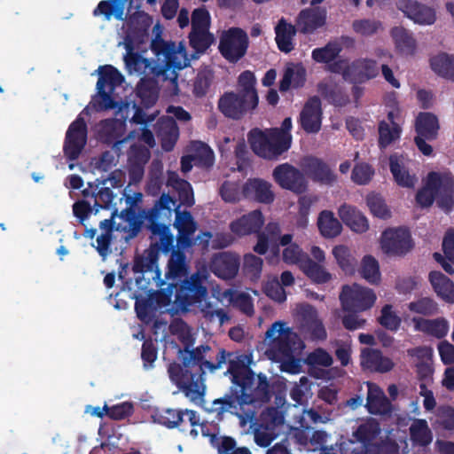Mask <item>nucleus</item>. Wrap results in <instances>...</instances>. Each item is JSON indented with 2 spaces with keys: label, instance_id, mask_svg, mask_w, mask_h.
I'll return each mask as SVG.
<instances>
[{
  "label": "nucleus",
  "instance_id": "obj_1",
  "mask_svg": "<svg viewBox=\"0 0 454 454\" xmlns=\"http://www.w3.org/2000/svg\"><path fill=\"white\" fill-rule=\"evenodd\" d=\"M153 24V19L146 13H138L131 20L132 28L124 41L119 43L127 53L124 56L126 69L129 74L145 76L137 86V95L145 107H150L158 99V86L154 79L169 81L176 86L177 70L189 65L185 47L183 43L177 44L155 39L151 47L155 59H148L135 52L140 44L148 38V30Z\"/></svg>",
  "mask_w": 454,
  "mask_h": 454
},
{
  "label": "nucleus",
  "instance_id": "obj_2",
  "mask_svg": "<svg viewBox=\"0 0 454 454\" xmlns=\"http://www.w3.org/2000/svg\"><path fill=\"white\" fill-rule=\"evenodd\" d=\"M188 273V266L184 255L179 252H174L168 263L166 278L169 282L167 289H163L158 297L161 306H168L171 302L176 310H186L192 304H198L206 317L213 319L219 318L220 325L227 319L223 310H213L211 304L207 301V288L204 283L207 279L206 271H198L189 278L182 280Z\"/></svg>",
  "mask_w": 454,
  "mask_h": 454
},
{
  "label": "nucleus",
  "instance_id": "obj_3",
  "mask_svg": "<svg viewBox=\"0 0 454 454\" xmlns=\"http://www.w3.org/2000/svg\"><path fill=\"white\" fill-rule=\"evenodd\" d=\"M265 356L278 363L282 372L299 374L301 372L303 341L282 321L275 322L265 333Z\"/></svg>",
  "mask_w": 454,
  "mask_h": 454
},
{
  "label": "nucleus",
  "instance_id": "obj_4",
  "mask_svg": "<svg viewBox=\"0 0 454 454\" xmlns=\"http://www.w3.org/2000/svg\"><path fill=\"white\" fill-rule=\"evenodd\" d=\"M292 119L286 118L280 129L261 130L254 129L248 135V141L255 154L265 159H277L291 145Z\"/></svg>",
  "mask_w": 454,
  "mask_h": 454
},
{
  "label": "nucleus",
  "instance_id": "obj_5",
  "mask_svg": "<svg viewBox=\"0 0 454 454\" xmlns=\"http://www.w3.org/2000/svg\"><path fill=\"white\" fill-rule=\"evenodd\" d=\"M226 373L231 377L232 390L240 403H253L265 396L268 387L266 377H255L243 361H230Z\"/></svg>",
  "mask_w": 454,
  "mask_h": 454
},
{
  "label": "nucleus",
  "instance_id": "obj_6",
  "mask_svg": "<svg viewBox=\"0 0 454 454\" xmlns=\"http://www.w3.org/2000/svg\"><path fill=\"white\" fill-rule=\"evenodd\" d=\"M168 374L171 381L178 386L192 402L197 404L203 403L206 386L201 373L172 364L168 367Z\"/></svg>",
  "mask_w": 454,
  "mask_h": 454
},
{
  "label": "nucleus",
  "instance_id": "obj_7",
  "mask_svg": "<svg viewBox=\"0 0 454 454\" xmlns=\"http://www.w3.org/2000/svg\"><path fill=\"white\" fill-rule=\"evenodd\" d=\"M332 71L340 74L344 80L362 83L375 78L379 74V67L375 60L363 58L352 63L338 61L333 65Z\"/></svg>",
  "mask_w": 454,
  "mask_h": 454
},
{
  "label": "nucleus",
  "instance_id": "obj_8",
  "mask_svg": "<svg viewBox=\"0 0 454 454\" xmlns=\"http://www.w3.org/2000/svg\"><path fill=\"white\" fill-rule=\"evenodd\" d=\"M96 73L99 75L97 82L98 108L100 110L114 108L116 104L112 98V93L116 86L122 83L124 80L122 74L110 65L99 67Z\"/></svg>",
  "mask_w": 454,
  "mask_h": 454
},
{
  "label": "nucleus",
  "instance_id": "obj_9",
  "mask_svg": "<svg viewBox=\"0 0 454 454\" xmlns=\"http://www.w3.org/2000/svg\"><path fill=\"white\" fill-rule=\"evenodd\" d=\"M248 42V36L245 31L231 27L222 33L219 51L226 60L236 63L246 55Z\"/></svg>",
  "mask_w": 454,
  "mask_h": 454
},
{
  "label": "nucleus",
  "instance_id": "obj_10",
  "mask_svg": "<svg viewBox=\"0 0 454 454\" xmlns=\"http://www.w3.org/2000/svg\"><path fill=\"white\" fill-rule=\"evenodd\" d=\"M380 247L388 256H403L413 247L411 233L403 227L388 228L380 235Z\"/></svg>",
  "mask_w": 454,
  "mask_h": 454
},
{
  "label": "nucleus",
  "instance_id": "obj_11",
  "mask_svg": "<svg viewBox=\"0 0 454 454\" xmlns=\"http://www.w3.org/2000/svg\"><path fill=\"white\" fill-rule=\"evenodd\" d=\"M377 300L376 294L369 287L353 284L343 287L340 301L345 310L361 312L370 309Z\"/></svg>",
  "mask_w": 454,
  "mask_h": 454
},
{
  "label": "nucleus",
  "instance_id": "obj_12",
  "mask_svg": "<svg viewBox=\"0 0 454 454\" xmlns=\"http://www.w3.org/2000/svg\"><path fill=\"white\" fill-rule=\"evenodd\" d=\"M181 356L184 364V369H188L191 365H199L200 371L202 372L205 370L214 372L221 368L226 362V352L223 349H220L215 355L216 364H214L211 361L213 355L209 346H200L192 350L184 349L181 352Z\"/></svg>",
  "mask_w": 454,
  "mask_h": 454
},
{
  "label": "nucleus",
  "instance_id": "obj_13",
  "mask_svg": "<svg viewBox=\"0 0 454 454\" xmlns=\"http://www.w3.org/2000/svg\"><path fill=\"white\" fill-rule=\"evenodd\" d=\"M210 15L203 8L193 11L192 15V32L190 42L197 51H204L214 41V36L209 33Z\"/></svg>",
  "mask_w": 454,
  "mask_h": 454
},
{
  "label": "nucleus",
  "instance_id": "obj_14",
  "mask_svg": "<svg viewBox=\"0 0 454 454\" xmlns=\"http://www.w3.org/2000/svg\"><path fill=\"white\" fill-rule=\"evenodd\" d=\"M436 196L438 205L445 209L450 207L454 197V176L449 171L430 172L425 180Z\"/></svg>",
  "mask_w": 454,
  "mask_h": 454
},
{
  "label": "nucleus",
  "instance_id": "obj_15",
  "mask_svg": "<svg viewBox=\"0 0 454 454\" xmlns=\"http://www.w3.org/2000/svg\"><path fill=\"white\" fill-rule=\"evenodd\" d=\"M137 138L138 141L144 142L147 146L137 145L136 144L130 145L129 153V159L134 164L139 166L147 162L150 157L148 147H153L155 145L153 133L148 130L145 126L140 127L138 130L131 132L129 137L123 140L115 141L114 148L116 151L120 150V145L132 138Z\"/></svg>",
  "mask_w": 454,
  "mask_h": 454
},
{
  "label": "nucleus",
  "instance_id": "obj_16",
  "mask_svg": "<svg viewBox=\"0 0 454 454\" xmlns=\"http://www.w3.org/2000/svg\"><path fill=\"white\" fill-rule=\"evenodd\" d=\"M87 141V128L83 118L79 115L69 126L64 145V152L67 158L74 160L82 153Z\"/></svg>",
  "mask_w": 454,
  "mask_h": 454
},
{
  "label": "nucleus",
  "instance_id": "obj_17",
  "mask_svg": "<svg viewBox=\"0 0 454 454\" xmlns=\"http://www.w3.org/2000/svg\"><path fill=\"white\" fill-rule=\"evenodd\" d=\"M272 175L276 183L284 189L296 193H301L307 189L303 174L288 163L276 167Z\"/></svg>",
  "mask_w": 454,
  "mask_h": 454
},
{
  "label": "nucleus",
  "instance_id": "obj_18",
  "mask_svg": "<svg viewBox=\"0 0 454 454\" xmlns=\"http://www.w3.org/2000/svg\"><path fill=\"white\" fill-rule=\"evenodd\" d=\"M297 314L301 317V329L305 334L317 340H324L326 337L325 329L318 318L317 310L309 304H301L297 307Z\"/></svg>",
  "mask_w": 454,
  "mask_h": 454
},
{
  "label": "nucleus",
  "instance_id": "obj_19",
  "mask_svg": "<svg viewBox=\"0 0 454 454\" xmlns=\"http://www.w3.org/2000/svg\"><path fill=\"white\" fill-rule=\"evenodd\" d=\"M257 104H250L242 94L227 93L219 101L221 112L227 117L238 119L248 110L255 108Z\"/></svg>",
  "mask_w": 454,
  "mask_h": 454
},
{
  "label": "nucleus",
  "instance_id": "obj_20",
  "mask_svg": "<svg viewBox=\"0 0 454 454\" xmlns=\"http://www.w3.org/2000/svg\"><path fill=\"white\" fill-rule=\"evenodd\" d=\"M390 171L395 182L404 188H413L418 182L415 174L409 169V160L403 154L395 153L390 156Z\"/></svg>",
  "mask_w": 454,
  "mask_h": 454
},
{
  "label": "nucleus",
  "instance_id": "obj_21",
  "mask_svg": "<svg viewBox=\"0 0 454 454\" xmlns=\"http://www.w3.org/2000/svg\"><path fill=\"white\" fill-rule=\"evenodd\" d=\"M322 107L318 98H309L300 114V122L302 129L308 133H317L321 129Z\"/></svg>",
  "mask_w": 454,
  "mask_h": 454
},
{
  "label": "nucleus",
  "instance_id": "obj_22",
  "mask_svg": "<svg viewBox=\"0 0 454 454\" xmlns=\"http://www.w3.org/2000/svg\"><path fill=\"white\" fill-rule=\"evenodd\" d=\"M327 10L325 7H310L301 11L298 16L297 27L304 34H311L325 25Z\"/></svg>",
  "mask_w": 454,
  "mask_h": 454
},
{
  "label": "nucleus",
  "instance_id": "obj_23",
  "mask_svg": "<svg viewBox=\"0 0 454 454\" xmlns=\"http://www.w3.org/2000/svg\"><path fill=\"white\" fill-rule=\"evenodd\" d=\"M177 230V247L185 249L193 244L192 236L197 230L196 223L188 212H180L176 210V219L174 223Z\"/></svg>",
  "mask_w": 454,
  "mask_h": 454
},
{
  "label": "nucleus",
  "instance_id": "obj_24",
  "mask_svg": "<svg viewBox=\"0 0 454 454\" xmlns=\"http://www.w3.org/2000/svg\"><path fill=\"white\" fill-rule=\"evenodd\" d=\"M263 223L264 218L262 212L254 210L232 221L230 228L232 233L239 237H243L258 232Z\"/></svg>",
  "mask_w": 454,
  "mask_h": 454
},
{
  "label": "nucleus",
  "instance_id": "obj_25",
  "mask_svg": "<svg viewBox=\"0 0 454 454\" xmlns=\"http://www.w3.org/2000/svg\"><path fill=\"white\" fill-rule=\"evenodd\" d=\"M340 221L356 233H364L369 229V223L364 214L354 206L341 204L338 208Z\"/></svg>",
  "mask_w": 454,
  "mask_h": 454
},
{
  "label": "nucleus",
  "instance_id": "obj_26",
  "mask_svg": "<svg viewBox=\"0 0 454 454\" xmlns=\"http://www.w3.org/2000/svg\"><path fill=\"white\" fill-rule=\"evenodd\" d=\"M239 266V258L236 254L219 253L215 255L211 269L216 276L227 279L233 278L237 274Z\"/></svg>",
  "mask_w": 454,
  "mask_h": 454
},
{
  "label": "nucleus",
  "instance_id": "obj_27",
  "mask_svg": "<svg viewBox=\"0 0 454 454\" xmlns=\"http://www.w3.org/2000/svg\"><path fill=\"white\" fill-rule=\"evenodd\" d=\"M243 197L262 203H270L274 199L271 184L260 178L249 179L243 186Z\"/></svg>",
  "mask_w": 454,
  "mask_h": 454
},
{
  "label": "nucleus",
  "instance_id": "obj_28",
  "mask_svg": "<svg viewBox=\"0 0 454 454\" xmlns=\"http://www.w3.org/2000/svg\"><path fill=\"white\" fill-rule=\"evenodd\" d=\"M361 365L370 371L387 372L394 367V363L379 350L364 348L361 353Z\"/></svg>",
  "mask_w": 454,
  "mask_h": 454
},
{
  "label": "nucleus",
  "instance_id": "obj_29",
  "mask_svg": "<svg viewBox=\"0 0 454 454\" xmlns=\"http://www.w3.org/2000/svg\"><path fill=\"white\" fill-rule=\"evenodd\" d=\"M366 407L370 413L384 415L391 411V404L384 392L374 383L368 382Z\"/></svg>",
  "mask_w": 454,
  "mask_h": 454
},
{
  "label": "nucleus",
  "instance_id": "obj_30",
  "mask_svg": "<svg viewBox=\"0 0 454 454\" xmlns=\"http://www.w3.org/2000/svg\"><path fill=\"white\" fill-rule=\"evenodd\" d=\"M279 246L282 247L281 258L283 262L289 265H298L301 268V263L308 256L301 247L293 241V236L291 234L283 235L279 239Z\"/></svg>",
  "mask_w": 454,
  "mask_h": 454
},
{
  "label": "nucleus",
  "instance_id": "obj_31",
  "mask_svg": "<svg viewBox=\"0 0 454 454\" xmlns=\"http://www.w3.org/2000/svg\"><path fill=\"white\" fill-rule=\"evenodd\" d=\"M317 225L318 231L325 239H334L342 231L341 222L331 210H323L318 214Z\"/></svg>",
  "mask_w": 454,
  "mask_h": 454
},
{
  "label": "nucleus",
  "instance_id": "obj_32",
  "mask_svg": "<svg viewBox=\"0 0 454 454\" xmlns=\"http://www.w3.org/2000/svg\"><path fill=\"white\" fill-rule=\"evenodd\" d=\"M158 137L160 140L164 151H171L179 137L178 128L175 121L170 117L160 119L158 122Z\"/></svg>",
  "mask_w": 454,
  "mask_h": 454
},
{
  "label": "nucleus",
  "instance_id": "obj_33",
  "mask_svg": "<svg viewBox=\"0 0 454 454\" xmlns=\"http://www.w3.org/2000/svg\"><path fill=\"white\" fill-rule=\"evenodd\" d=\"M184 417L190 420L192 426L196 425L198 420L196 413L188 410L182 412L176 410L167 409L160 412H157L153 418L157 423L162 424L168 427H175L184 421Z\"/></svg>",
  "mask_w": 454,
  "mask_h": 454
},
{
  "label": "nucleus",
  "instance_id": "obj_34",
  "mask_svg": "<svg viewBox=\"0 0 454 454\" xmlns=\"http://www.w3.org/2000/svg\"><path fill=\"white\" fill-rule=\"evenodd\" d=\"M391 36L397 52L411 56L416 52L417 43L412 35L403 27H396L391 30Z\"/></svg>",
  "mask_w": 454,
  "mask_h": 454
},
{
  "label": "nucleus",
  "instance_id": "obj_35",
  "mask_svg": "<svg viewBox=\"0 0 454 454\" xmlns=\"http://www.w3.org/2000/svg\"><path fill=\"white\" fill-rule=\"evenodd\" d=\"M152 246L156 250L168 252L173 247L174 237L168 226L153 223L150 227Z\"/></svg>",
  "mask_w": 454,
  "mask_h": 454
},
{
  "label": "nucleus",
  "instance_id": "obj_36",
  "mask_svg": "<svg viewBox=\"0 0 454 454\" xmlns=\"http://www.w3.org/2000/svg\"><path fill=\"white\" fill-rule=\"evenodd\" d=\"M430 283L436 294L449 303H454V284L442 273L433 271L429 274Z\"/></svg>",
  "mask_w": 454,
  "mask_h": 454
},
{
  "label": "nucleus",
  "instance_id": "obj_37",
  "mask_svg": "<svg viewBox=\"0 0 454 454\" xmlns=\"http://www.w3.org/2000/svg\"><path fill=\"white\" fill-rule=\"evenodd\" d=\"M277 413V410L271 409L269 410L267 413L263 414L264 421H267L268 417H272L273 419L270 424L267 425L265 430L257 429L255 431L254 441L259 446L267 447L275 439L277 433L274 431V427L283 422L282 417L276 416Z\"/></svg>",
  "mask_w": 454,
  "mask_h": 454
},
{
  "label": "nucleus",
  "instance_id": "obj_38",
  "mask_svg": "<svg viewBox=\"0 0 454 454\" xmlns=\"http://www.w3.org/2000/svg\"><path fill=\"white\" fill-rule=\"evenodd\" d=\"M412 322L416 331H420L437 338L445 336L449 331L448 322L442 318L429 320L421 317H414Z\"/></svg>",
  "mask_w": 454,
  "mask_h": 454
},
{
  "label": "nucleus",
  "instance_id": "obj_39",
  "mask_svg": "<svg viewBox=\"0 0 454 454\" xmlns=\"http://www.w3.org/2000/svg\"><path fill=\"white\" fill-rule=\"evenodd\" d=\"M431 69L438 75L454 82V56L438 53L430 58Z\"/></svg>",
  "mask_w": 454,
  "mask_h": 454
},
{
  "label": "nucleus",
  "instance_id": "obj_40",
  "mask_svg": "<svg viewBox=\"0 0 454 454\" xmlns=\"http://www.w3.org/2000/svg\"><path fill=\"white\" fill-rule=\"evenodd\" d=\"M167 185L178 193L180 204L192 206L194 203L191 184L185 180L180 179L176 173L168 172Z\"/></svg>",
  "mask_w": 454,
  "mask_h": 454
},
{
  "label": "nucleus",
  "instance_id": "obj_41",
  "mask_svg": "<svg viewBox=\"0 0 454 454\" xmlns=\"http://www.w3.org/2000/svg\"><path fill=\"white\" fill-rule=\"evenodd\" d=\"M300 270L315 283L325 284L332 279V274L327 270L325 263L313 262L309 257L301 263Z\"/></svg>",
  "mask_w": 454,
  "mask_h": 454
},
{
  "label": "nucleus",
  "instance_id": "obj_42",
  "mask_svg": "<svg viewBox=\"0 0 454 454\" xmlns=\"http://www.w3.org/2000/svg\"><path fill=\"white\" fill-rule=\"evenodd\" d=\"M295 27L281 19L275 27L276 43L278 49L284 52H289L294 49V36Z\"/></svg>",
  "mask_w": 454,
  "mask_h": 454
},
{
  "label": "nucleus",
  "instance_id": "obj_43",
  "mask_svg": "<svg viewBox=\"0 0 454 454\" xmlns=\"http://www.w3.org/2000/svg\"><path fill=\"white\" fill-rule=\"evenodd\" d=\"M124 131L125 121L119 119L104 121L97 128L99 138L107 143L114 142Z\"/></svg>",
  "mask_w": 454,
  "mask_h": 454
},
{
  "label": "nucleus",
  "instance_id": "obj_44",
  "mask_svg": "<svg viewBox=\"0 0 454 454\" xmlns=\"http://www.w3.org/2000/svg\"><path fill=\"white\" fill-rule=\"evenodd\" d=\"M306 77V71L301 65L290 64L286 67L283 79L280 83L281 90H287L290 88H298L303 85Z\"/></svg>",
  "mask_w": 454,
  "mask_h": 454
},
{
  "label": "nucleus",
  "instance_id": "obj_45",
  "mask_svg": "<svg viewBox=\"0 0 454 454\" xmlns=\"http://www.w3.org/2000/svg\"><path fill=\"white\" fill-rule=\"evenodd\" d=\"M348 40L347 37H341L328 43L325 47L313 50L312 59L318 63H328L333 60L341 51L342 45Z\"/></svg>",
  "mask_w": 454,
  "mask_h": 454
},
{
  "label": "nucleus",
  "instance_id": "obj_46",
  "mask_svg": "<svg viewBox=\"0 0 454 454\" xmlns=\"http://www.w3.org/2000/svg\"><path fill=\"white\" fill-rule=\"evenodd\" d=\"M319 90L322 95L333 105L344 106L348 102V97L342 86L332 80L320 83Z\"/></svg>",
  "mask_w": 454,
  "mask_h": 454
},
{
  "label": "nucleus",
  "instance_id": "obj_47",
  "mask_svg": "<svg viewBox=\"0 0 454 454\" xmlns=\"http://www.w3.org/2000/svg\"><path fill=\"white\" fill-rule=\"evenodd\" d=\"M411 440L419 446H427L433 441V434L425 419H414L410 427Z\"/></svg>",
  "mask_w": 454,
  "mask_h": 454
},
{
  "label": "nucleus",
  "instance_id": "obj_48",
  "mask_svg": "<svg viewBox=\"0 0 454 454\" xmlns=\"http://www.w3.org/2000/svg\"><path fill=\"white\" fill-rule=\"evenodd\" d=\"M127 0L101 1L94 10V15H104L109 20L113 16L122 20Z\"/></svg>",
  "mask_w": 454,
  "mask_h": 454
},
{
  "label": "nucleus",
  "instance_id": "obj_49",
  "mask_svg": "<svg viewBox=\"0 0 454 454\" xmlns=\"http://www.w3.org/2000/svg\"><path fill=\"white\" fill-rule=\"evenodd\" d=\"M439 129L438 120L430 113H421L416 120V130L418 134L426 138H434Z\"/></svg>",
  "mask_w": 454,
  "mask_h": 454
},
{
  "label": "nucleus",
  "instance_id": "obj_50",
  "mask_svg": "<svg viewBox=\"0 0 454 454\" xmlns=\"http://www.w3.org/2000/svg\"><path fill=\"white\" fill-rule=\"evenodd\" d=\"M332 254L337 265L346 273H352L356 267V259L350 248L346 245H336L332 249Z\"/></svg>",
  "mask_w": 454,
  "mask_h": 454
},
{
  "label": "nucleus",
  "instance_id": "obj_51",
  "mask_svg": "<svg viewBox=\"0 0 454 454\" xmlns=\"http://www.w3.org/2000/svg\"><path fill=\"white\" fill-rule=\"evenodd\" d=\"M359 272L370 284L378 285L381 279L379 262L372 255H365L361 262Z\"/></svg>",
  "mask_w": 454,
  "mask_h": 454
},
{
  "label": "nucleus",
  "instance_id": "obj_52",
  "mask_svg": "<svg viewBox=\"0 0 454 454\" xmlns=\"http://www.w3.org/2000/svg\"><path fill=\"white\" fill-rule=\"evenodd\" d=\"M280 229L278 223H270L263 232L257 237V243L254 247V251L259 254H264L269 247L275 241L279 234Z\"/></svg>",
  "mask_w": 454,
  "mask_h": 454
},
{
  "label": "nucleus",
  "instance_id": "obj_53",
  "mask_svg": "<svg viewBox=\"0 0 454 454\" xmlns=\"http://www.w3.org/2000/svg\"><path fill=\"white\" fill-rule=\"evenodd\" d=\"M309 174L316 181L325 184H333L336 176L333 171L318 160H311L309 165Z\"/></svg>",
  "mask_w": 454,
  "mask_h": 454
},
{
  "label": "nucleus",
  "instance_id": "obj_54",
  "mask_svg": "<svg viewBox=\"0 0 454 454\" xmlns=\"http://www.w3.org/2000/svg\"><path fill=\"white\" fill-rule=\"evenodd\" d=\"M255 78L252 72L245 71L239 78V94L248 98L250 104H258L257 93L254 90Z\"/></svg>",
  "mask_w": 454,
  "mask_h": 454
},
{
  "label": "nucleus",
  "instance_id": "obj_55",
  "mask_svg": "<svg viewBox=\"0 0 454 454\" xmlns=\"http://www.w3.org/2000/svg\"><path fill=\"white\" fill-rule=\"evenodd\" d=\"M191 155L194 160V162L209 167L214 162V153L213 151L202 142H193L191 145Z\"/></svg>",
  "mask_w": 454,
  "mask_h": 454
},
{
  "label": "nucleus",
  "instance_id": "obj_56",
  "mask_svg": "<svg viewBox=\"0 0 454 454\" xmlns=\"http://www.w3.org/2000/svg\"><path fill=\"white\" fill-rule=\"evenodd\" d=\"M380 324L390 331H397L400 327L402 319L393 306L387 304L382 307L379 318Z\"/></svg>",
  "mask_w": 454,
  "mask_h": 454
},
{
  "label": "nucleus",
  "instance_id": "obj_57",
  "mask_svg": "<svg viewBox=\"0 0 454 454\" xmlns=\"http://www.w3.org/2000/svg\"><path fill=\"white\" fill-rule=\"evenodd\" d=\"M401 134L399 126H392L388 122L382 121L379 125V143L381 147H386L397 140Z\"/></svg>",
  "mask_w": 454,
  "mask_h": 454
},
{
  "label": "nucleus",
  "instance_id": "obj_58",
  "mask_svg": "<svg viewBox=\"0 0 454 454\" xmlns=\"http://www.w3.org/2000/svg\"><path fill=\"white\" fill-rule=\"evenodd\" d=\"M317 201V197L315 195H303L298 200V218L296 224L301 228H305L308 224V215L311 207Z\"/></svg>",
  "mask_w": 454,
  "mask_h": 454
},
{
  "label": "nucleus",
  "instance_id": "obj_59",
  "mask_svg": "<svg viewBox=\"0 0 454 454\" xmlns=\"http://www.w3.org/2000/svg\"><path fill=\"white\" fill-rule=\"evenodd\" d=\"M378 431V426L374 422H366L357 428L354 436L362 449H366V451H370L367 442L374 437Z\"/></svg>",
  "mask_w": 454,
  "mask_h": 454
},
{
  "label": "nucleus",
  "instance_id": "obj_60",
  "mask_svg": "<svg viewBox=\"0 0 454 454\" xmlns=\"http://www.w3.org/2000/svg\"><path fill=\"white\" fill-rule=\"evenodd\" d=\"M434 425L446 430H454V408L450 406L439 407Z\"/></svg>",
  "mask_w": 454,
  "mask_h": 454
},
{
  "label": "nucleus",
  "instance_id": "obj_61",
  "mask_svg": "<svg viewBox=\"0 0 454 454\" xmlns=\"http://www.w3.org/2000/svg\"><path fill=\"white\" fill-rule=\"evenodd\" d=\"M381 27V23L374 20H356L352 23L354 32L364 36H369L378 32Z\"/></svg>",
  "mask_w": 454,
  "mask_h": 454
},
{
  "label": "nucleus",
  "instance_id": "obj_62",
  "mask_svg": "<svg viewBox=\"0 0 454 454\" xmlns=\"http://www.w3.org/2000/svg\"><path fill=\"white\" fill-rule=\"evenodd\" d=\"M367 205L372 214L379 218H387L391 215L384 200L377 194H371L367 197Z\"/></svg>",
  "mask_w": 454,
  "mask_h": 454
},
{
  "label": "nucleus",
  "instance_id": "obj_63",
  "mask_svg": "<svg viewBox=\"0 0 454 454\" xmlns=\"http://www.w3.org/2000/svg\"><path fill=\"white\" fill-rule=\"evenodd\" d=\"M210 442L220 454H234L239 448L232 438L217 436L215 434H212Z\"/></svg>",
  "mask_w": 454,
  "mask_h": 454
},
{
  "label": "nucleus",
  "instance_id": "obj_64",
  "mask_svg": "<svg viewBox=\"0 0 454 454\" xmlns=\"http://www.w3.org/2000/svg\"><path fill=\"white\" fill-rule=\"evenodd\" d=\"M243 267L247 276L252 279H258L262 269V260L254 254H247L244 256Z\"/></svg>",
  "mask_w": 454,
  "mask_h": 454
}]
</instances>
